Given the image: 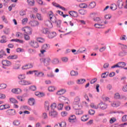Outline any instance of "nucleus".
I'll return each instance as SVG.
<instances>
[{
	"label": "nucleus",
	"mask_w": 127,
	"mask_h": 127,
	"mask_svg": "<svg viewBox=\"0 0 127 127\" xmlns=\"http://www.w3.org/2000/svg\"><path fill=\"white\" fill-rule=\"evenodd\" d=\"M88 113L89 115H90L91 116H93L95 115L96 112L95 111V110L91 109L88 111Z\"/></svg>",
	"instance_id": "obj_49"
},
{
	"label": "nucleus",
	"mask_w": 127,
	"mask_h": 127,
	"mask_svg": "<svg viewBox=\"0 0 127 127\" xmlns=\"http://www.w3.org/2000/svg\"><path fill=\"white\" fill-rule=\"evenodd\" d=\"M5 98V95L4 94L0 93V99L1 100H4Z\"/></svg>",
	"instance_id": "obj_61"
},
{
	"label": "nucleus",
	"mask_w": 127,
	"mask_h": 127,
	"mask_svg": "<svg viewBox=\"0 0 127 127\" xmlns=\"http://www.w3.org/2000/svg\"><path fill=\"white\" fill-rule=\"evenodd\" d=\"M39 25V22L38 21L35 20L32 22V26L35 27Z\"/></svg>",
	"instance_id": "obj_34"
},
{
	"label": "nucleus",
	"mask_w": 127,
	"mask_h": 127,
	"mask_svg": "<svg viewBox=\"0 0 127 127\" xmlns=\"http://www.w3.org/2000/svg\"><path fill=\"white\" fill-rule=\"evenodd\" d=\"M64 106V104L63 103H60L58 105V110H62L63 109V107Z\"/></svg>",
	"instance_id": "obj_47"
},
{
	"label": "nucleus",
	"mask_w": 127,
	"mask_h": 127,
	"mask_svg": "<svg viewBox=\"0 0 127 127\" xmlns=\"http://www.w3.org/2000/svg\"><path fill=\"white\" fill-rule=\"evenodd\" d=\"M7 59L9 60H10L11 59L14 60V59H17V55H11L7 57Z\"/></svg>",
	"instance_id": "obj_26"
},
{
	"label": "nucleus",
	"mask_w": 127,
	"mask_h": 127,
	"mask_svg": "<svg viewBox=\"0 0 127 127\" xmlns=\"http://www.w3.org/2000/svg\"><path fill=\"white\" fill-rule=\"evenodd\" d=\"M110 8L111 9H112V10H116L117 8V4H113L110 7Z\"/></svg>",
	"instance_id": "obj_46"
},
{
	"label": "nucleus",
	"mask_w": 127,
	"mask_h": 127,
	"mask_svg": "<svg viewBox=\"0 0 127 127\" xmlns=\"http://www.w3.org/2000/svg\"><path fill=\"white\" fill-rule=\"evenodd\" d=\"M1 19L3 20V21H4V22H5V23H8V21H7V19H6V18H5V16H2L1 17Z\"/></svg>",
	"instance_id": "obj_52"
},
{
	"label": "nucleus",
	"mask_w": 127,
	"mask_h": 127,
	"mask_svg": "<svg viewBox=\"0 0 127 127\" xmlns=\"http://www.w3.org/2000/svg\"><path fill=\"white\" fill-rule=\"evenodd\" d=\"M9 103H10V104H18V101H17L15 98L11 97L9 98Z\"/></svg>",
	"instance_id": "obj_11"
},
{
	"label": "nucleus",
	"mask_w": 127,
	"mask_h": 127,
	"mask_svg": "<svg viewBox=\"0 0 127 127\" xmlns=\"http://www.w3.org/2000/svg\"><path fill=\"white\" fill-rule=\"evenodd\" d=\"M69 14L73 17H77L78 16V13L75 11H70L69 12Z\"/></svg>",
	"instance_id": "obj_14"
},
{
	"label": "nucleus",
	"mask_w": 127,
	"mask_h": 127,
	"mask_svg": "<svg viewBox=\"0 0 127 127\" xmlns=\"http://www.w3.org/2000/svg\"><path fill=\"white\" fill-rule=\"evenodd\" d=\"M109 66H110L109 63L104 64L103 65V68L104 69H107V68H109Z\"/></svg>",
	"instance_id": "obj_64"
},
{
	"label": "nucleus",
	"mask_w": 127,
	"mask_h": 127,
	"mask_svg": "<svg viewBox=\"0 0 127 127\" xmlns=\"http://www.w3.org/2000/svg\"><path fill=\"white\" fill-rule=\"evenodd\" d=\"M33 47H34V48H38V47H39V45H38V43H37V42H33Z\"/></svg>",
	"instance_id": "obj_44"
},
{
	"label": "nucleus",
	"mask_w": 127,
	"mask_h": 127,
	"mask_svg": "<svg viewBox=\"0 0 127 127\" xmlns=\"http://www.w3.org/2000/svg\"><path fill=\"white\" fill-rule=\"evenodd\" d=\"M79 104H80V97L76 96L75 97L72 104V107L74 110H79L80 109Z\"/></svg>",
	"instance_id": "obj_1"
},
{
	"label": "nucleus",
	"mask_w": 127,
	"mask_h": 127,
	"mask_svg": "<svg viewBox=\"0 0 127 127\" xmlns=\"http://www.w3.org/2000/svg\"><path fill=\"white\" fill-rule=\"evenodd\" d=\"M18 78L19 79V80H24V79H25V74H21L18 75Z\"/></svg>",
	"instance_id": "obj_40"
},
{
	"label": "nucleus",
	"mask_w": 127,
	"mask_h": 127,
	"mask_svg": "<svg viewBox=\"0 0 127 127\" xmlns=\"http://www.w3.org/2000/svg\"><path fill=\"white\" fill-rule=\"evenodd\" d=\"M36 96H37L39 98H41L42 97H44L45 95L44 93L42 92H36L35 93Z\"/></svg>",
	"instance_id": "obj_33"
},
{
	"label": "nucleus",
	"mask_w": 127,
	"mask_h": 127,
	"mask_svg": "<svg viewBox=\"0 0 127 127\" xmlns=\"http://www.w3.org/2000/svg\"><path fill=\"white\" fill-rule=\"evenodd\" d=\"M70 74L71 76H78L79 73H78V71H75L74 70H71L70 71Z\"/></svg>",
	"instance_id": "obj_38"
},
{
	"label": "nucleus",
	"mask_w": 127,
	"mask_h": 127,
	"mask_svg": "<svg viewBox=\"0 0 127 127\" xmlns=\"http://www.w3.org/2000/svg\"><path fill=\"white\" fill-rule=\"evenodd\" d=\"M44 66H46L47 67V66H49L50 65V61H51V60L49 58H45L42 59Z\"/></svg>",
	"instance_id": "obj_3"
},
{
	"label": "nucleus",
	"mask_w": 127,
	"mask_h": 127,
	"mask_svg": "<svg viewBox=\"0 0 127 127\" xmlns=\"http://www.w3.org/2000/svg\"><path fill=\"white\" fill-rule=\"evenodd\" d=\"M60 127H66V123L64 122L60 123Z\"/></svg>",
	"instance_id": "obj_62"
},
{
	"label": "nucleus",
	"mask_w": 127,
	"mask_h": 127,
	"mask_svg": "<svg viewBox=\"0 0 127 127\" xmlns=\"http://www.w3.org/2000/svg\"><path fill=\"white\" fill-rule=\"evenodd\" d=\"M121 105V103L119 102H113L112 103H111V106L113 108H118V107H120Z\"/></svg>",
	"instance_id": "obj_13"
},
{
	"label": "nucleus",
	"mask_w": 127,
	"mask_h": 127,
	"mask_svg": "<svg viewBox=\"0 0 127 127\" xmlns=\"http://www.w3.org/2000/svg\"><path fill=\"white\" fill-rule=\"evenodd\" d=\"M16 52H17L18 53H20V52H23L24 51V50L23 49H21L20 48H18L16 50Z\"/></svg>",
	"instance_id": "obj_54"
},
{
	"label": "nucleus",
	"mask_w": 127,
	"mask_h": 127,
	"mask_svg": "<svg viewBox=\"0 0 127 127\" xmlns=\"http://www.w3.org/2000/svg\"><path fill=\"white\" fill-rule=\"evenodd\" d=\"M117 5L118 6L119 8H123L124 2L123 1V0H119L117 1Z\"/></svg>",
	"instance_id": "obj_10"
},
{
	"label": "nucleus",
	"mask_w": 127,
	"mask_h": 127,
	"mask_svg": "<svg viewBox=\"0 0 127 127\" xmlns=\"http://www.w3.org/2000/svg\"><path fill=\"white\" fill-rule=\"evenodd\" d=\"M2 65H3V66H6L7 67L11 66V62H10L9 61L7 60H3L2 61Z\"/></svg>",
	"instance_id": "obj_8"
},
{
	"label": "nucleus",
	"mask_w": 127,
	"mask_h": 127,
	"mask_svg": "<svg viewBox=\"0 0 127 127\" xmlns=\"http://www.w3.org/2000/svg\"><path fill=\"white\" fill-rule=\"evenodd\" d=\"M94 21H96L97 22H99V23H103V21H101V18L99 17L93 18Z\"/></svg>",
	"instance_id": "obj_29"
},
{
	"label": "nucleus",
	"mask_w": 127,
	"mask_h": 127,
	"mask_svg": "<svg viewBox=\"0 0 127 127\" xmlns=\"http://www.w3.org/2000/svg\"><path fill=\"white\" fill-rule=\"evenodd\" d=\"M22 31L27 34H31V28L29 27H25L22 28Z\"/></svg>",
	"instance_id": "obj_4"
},
{
	"label": "nucleus",
	"mask_w": 127,
	"mask_h": 127,
	"mask_svg": "<svg viewBox=\"0 0 127 127\" xmlns=\"http://www.w3.org/2000/svg\"><path fill=\"white\" fill-rule=\"evenodd\" d=\"M121 98V96L120 95L119 93H116L114 95V98H115L116 100L118 99H120Z\"/></svg>",
	"instance_id": "obj_59"
},
{
	"label": "nucleus",
	"mask_w": 127,
	"mask_h": 127,
	"mask_svg": "<svg viewBox=\"0 0 127 127\" xmlns=\"http://www.w3.org/2000/svg\"><path fill=\"white\" fill-rule=\"evenodd\" d=\"M98 107H100L101 110H106L108 108V104L101 103L98 104Z\"/></svg>",
	"instance_id": "obj_7"
},
{
	"label": "nucleus",
	"mask_w": 127,
	"mask_h": 127,
	"mask_svg": "<svg viewBox=\"0 0 127 127\" xmlns=\"http://www.w3.org/2000/svg\"><path fill=\"white\" fill-rule=\"evenodd\" d=\"M75 120H76V116L75 115H71L68 118V121L69 123H72L73 121H75Z\"/></svg>",
	"instance_id": "obj_23"
},
{
	"label": "nucleus",
	"mask_w": 127,
	"mask_h": 127,
	"mask_svg": "<svg viewBox=\"0 0 127 127\" xmlns=\"http://www.w3.org/2000/svg\"><path fill=\"white\" fill-rule=\"evenodd\" d=\"M6 87L7 85L5 83H1L0 84V90H3L4 89H6Z\"/></svg>",
	"instance_id": "obj_28"
},
{
	"label": "nucleus",
	"mask_w": 127,
	"mask_h": 127,
	"mask_svg": "<svg viewBox=\"0 0 127 127\" xmlns=\"http://www.w3.org/2000/svg\"><path fill=\"white\" fill-rule=\"evenodd\" d=\"M48 15L50 17V20L53 22V23H55L56 21L58 20L56 18V17L53 15V12H52V11H51L49 12Z\"/></svg>",
	"instance_id": "obj_2"
},
{
	"label": "nucleus",
	"mask_w": 127,
	"mask_h": 127,
	"mask_svg": "<svg viewBox=\"0 0 127 127\" xmlns=\"http://www.w3.org/2000/svg\"><path fill=\"white\" fill-rule=\"evenodd\" d=\"M52 64H54L55 65H56L60 63V61H59V59H54V60H52Z\"/></svg>",
	"instance_id": "obj_22"
},
{
	"label": "nucleus",
	"mask_w": 127,
	"mask_h": 127,
	"mask_svg": "<svg viewBox=\"0 0 127 127\" xmlns=\"http://www.w3.org/2000/svg\"><path fill=\"white\" fill-rule=\"evenodd\" d=\"M45 24L46 26H48L49 28H52L53 27V25H52V23L50 20H47L45 21Z\"/></svg>",
	"instance_id": "obj_15"
},
{
	"label": "nucleus",
	"mask_w": 127,
	"mask_h": 127,
	"mask_svg": "<svg viewBox=\"0 0 127 127\" xmlns=\"http://www.w3.org/2000/svg\"><path fill=\"white\" fill-rule=\"evenodd\" d=\"M55 36H56V32H55L49 33L48 34V38H50V39L54 38V37H55Z\"/></svg>",
	"instance_id": "obj_17"
},
{
	"label": "nucleus",
	"mask_w": 127,
	"mask_h": 127,
	"mask_svg": "<svg viewBox=\"0 0 127 127\" xmlns=\"http://www.w3.org/2000/svg\"><path fill=\"white\" fill-rule=\"evenodd\" d=\"M68 115V112L67 111H64L61 113V115L62 117H66Z\"/></svg>",
	"instance_id": "obj_57"
},
{
	"label": "nucleus",
	"mask_w": 127,
	"mask_h": 127,
	"mask_svg": "<svg viewBox=\"0 0 127 127\" xmlns=\"http://www.w3.org/2000/svg\"><path fill=\"white\" fill-rule=\"evenodd\" d=\"M105 19H111L112 18V15L107 14L105 16Z\"/></svg>",
	"instance_id": "obj_60"
},
{
	"label": "nucleus",
	"mask_w": 127,
	"mask_h": 127,
	"mask_svg": "<svg viewBox=\"0 0 127 127\" xmlns=\"http://www.w3.org/2000/svg\"><path fill=\"white\" fill-rule=\"evenodd\" d=\"M104 25L101 24L96 23L94 24V26L96 28H103V26Z\"/></svg>",
	"instance_id": "obj_43"
},
{
	"label": "nucleus",
	"mask_w": 127,
	"mask_h": 127,
	"mask_svg": "<svg viewBox=\"0 0 127 127\" xmlns=\"http://www.w3.org/2000/svg\"><path fill=\"white\" fill-rule=\"evenodd\" d=\"M19 84H20V85H22V86H26L27 85H30V84H31V82L23 80L19 81Z\"/></svg>",
	"instance_id": "obj_6"
},
{
	"label": "nucleus",
	"mask_w": 127,
	"mask_h": 127,
	"mask_svg": "<svg viewBox=\"0 0 127 127\" xmlns=\"http://www.w3.org/2000/svg\"><path fill=\"white\" fill-rule=\"evenodd\" d=\"M12 93H13V94H17L18 95V94H20L21 93L22 91L20 88H13L11 90Z\"/></svg>",
	"instance_id": "obj_9"
},
{
	"label": "nucleus",
	"mask_w": 127,
	"mask_h": 127,
	"mask_svg": "<svg viewBox=\"0 0 127 127\" xmlns=\"http://www.w3.org/2000/svg\"><path fill=\"white\" fill-rule=\"evenodd\" d=\"M84 82H86V79H80L77 81V84H83Z\"/></svg>",
	"instance_id": "obj_39"
},
{
	"label": "nucleus",
	"mask_w": 127,
	"mask_h": 127,
	"mask_svg": "<svg viewBox=\"0 0 127 127\" xmlns=\"http://www.w3.org/2000/svg\"><path fill=\"white\" fill-rule=\"evenodd\" d=\"M85 51H86V48H80L78 50H77V51L75 53H74V55H76L77 54H79V53H83V52H85Z\"/></svg>",
	"instance_id": "obj_18"
},
{
	"label": "nucleus",
	"mask_w": 127,
	"mask_h": 127,
	"mask_svg": "<svg viewBox=\"0 0 127 127\" xmlns=\"http://www.w3.org/2000/svg\"><path fill=\"white\" fill-rule=\"evenodd\" d=\"M106 49H107V47L104 46V47H101L99 49V51H100V52H104V51H105L106 50Z\"/></svg>",
	"instance_id": "obj_55"
},
{
	"label": "nucleus",
	"mask_w": 127,
	"mask_h": 127,
	"mask_svg": "<svg viewBox=\"0 0 127 127\" xmlns=\"http://www.w3.org/2000/svg\"><path fill=\"white\" fill-rule=\"evenodd\" d=\"M96 6V2L95 1H92L91 2L89 5H88V7L89 8H94Z\"/></svg>",
	"instance_id": "obj_27"
},
{
	"label": "nucleus",
	"mask_w": 127,
	"mask_h": 127,
	"mask_svg": "<svg viewBox=\"0 0 127 127\" xmlns=\"http://www.w3.org/2000/svg\"><path fill=\"white\" fill-rule=\"evenodd\" d=\"M58 115L57 112L55 111V110H52L49 113V116L51 117V118H56Z\"/></svg>",
	"instance_id": "obj_5"
},
{
	"label": "nucleus",
	"mask_w": 127,
	"mask_h": 127,
	"mask_svg": "<svg viewBox=\"0 0 127 127\" xmlns=\"http://www.w3.org/2000/svg\"><path fill=\"white\" fill-rule=\"evenodd\" d=\"M90 107L92 109H95V110H98V109H99V105H98V106H96L94 103H91Z\"/></svg>",
	"instance_id": "obj_35"
},
{
	"label": "nucleus",
	"mask_w": 127,
	"mask_h": 127,
	"mask_svg": "<svg viewBox=\"0 0 127 127\" xmlns=\"http://www.w3.org/2000/svg\"><path fill=\"white\" fill-rule=\"evenodd\" d=\"M13 126L17 127L20 125V121L18 120H15L13 122Z\"/></svg>",
	"instance_id": "obj_24"
},
{
	"label": "nucleus",
	"mask_w": 127,
	"mask_h": 127,
	"mask_svg": "<svg viewBox=\"0 0 127 127\" xmlns=\"http://www.w3.org/2000/svg\"><path fill=\"white\" fill-rule=\"evenodd\" d=\"M30 68H32V64H25L22 67V69L23 70H27V69H30Z\"/></svg>",
	"instance_id": "obj_12"
},
{
	"label": "nucleus",
	"mask_w": 127,
	"mask_h": 127,
	"mask_svg": "<svg viewBox=\"0 0 127 127\" xmlns=\"http://www.w3.org/2000/svg\"><path fill=\"white\" fill-rule=\"evenodd\" d=\"M122 122H127V115H124V116L122 117Z\"/></svg>",
	"instance_id": "obj_58"
},
{
	"label": "nucleus",
	"mask_w": 127,
	"mask_h": 127,
	"mask_svg": "<svg viewBox=\"0 0 127 127\" xmlns=\"http://www.w3.org/2000/svg\"><path fill=\"white\" fill-rule=\"evenodd\" d=\"M41 32L43 33V34H47V33H49V30L47 28H42L41 30Z\"/></svg>",
	"instance_id": "obj_16"
},
{
	"label": "nucleus",
	"mask_w": 127,
	"mask_h": 127,
	"mask_svg": "<svg viewBox=\"0 0 127 127\" xmlns=\"http://www.w3.org/2000/svg\"><path fill=\"white\" fill-rule=\"evenodd\" d=\"M59 100L60 101V102L64 103V102H65V101H68V98L63 96H61L59 98Z\"/></svg>",
	"instance_id": "obj_21"
},
{
	"label": "nucleus",
	"mask_w": 127,
	"mask_h": 127,
	"mask_svg": "<svg viewBox=\"0 0 127 127\" xmlns=\"http://www.w3.org/2000/svg\"><path fill=\"white\" fill-rule=\"evenodd\" d=\"M37 41H38V42H40V43H43V42H44V39L42 38H38Z\"/></svg>",
	"instance_id": "obj_56"
},
{
	"label": "nucleus",
	"mask_w": 127,
	"mask_h": 127,
	"mask_svg": "<svg viewBox=\"0 0 127 127\" xmlns=\"http://www.w3.org/2000/svg\"><path fill=\"white\" fill-rule=\"evenodd\" d=\"M1 39L0 40V43H6V36H2L1 37Z\"/></svg>",
	"instance_id": "obj_20"
},
{
	"label": "nucleus",
	"mask_w": 127,
	"mask_h": 127,
	"mask_svg": "<svg viewBox=\"0 0 127 127\" xmlns=\"http://www.w3.org/2000/svg\"><path fill=\"white\" fill-rule=\"evenodd\" d=\"M42 118L44 120H47V119H48V115H47V113H46V112H44L42 114Z\"/></svg>",
	"instance_id": "obj_37"
},
{
	"label": "nucleus",
	"mask_w": 127,
	"mask_h": 127,
	"mask_svg": "<svg viewBox=\"0 0 127 127\" xmlns=\"http://www.w3.org/2000/svg\"><path fill=\"white\" fill-rule=\"evenodd\" d=\"M55 23L56 24L57 27L58 28H60V27H61V20H58Z\"/></svg>",
	"instance_id": "obj_32"
},
{
	"label": "nucleus",
	"mask_w": 127,
	"mask_h": 127,
	"mask_svg": "<svg viewBox=\"0 0 127 127\" xmlns=\"http://www.w3.org/2000/svg\"><path fill=\"white\" fill-rule=\"evenodd\" d=\"M108 75H109L108 71L104 72V73H102V74H101V78H103L104 79H105V78H107V77H108Z\"/></svg>",
	"instance_id": "obj_31"
},
{
	"label": "nucleus",
	"mask_w": 127,
	"mask_h": 127,
	"mask_svg": "<svg viewBox=\"0 0 127 127\" xmlns=\"http://www.w3.org/2000/svg\"><path fill=\"white\" fill-rule=\"evenodd\" d=\"M127 54V52L125 51H122L119 53V56H120V57H124V56H126Z\"/></svg>",
	"instance_id": "obj_30"
},
{
	"label": "nucleus",
	"mask_w": 127,
	"mask_h": 127,
	"mask_svg": "<svg viewBox=\"0 0 127 127\" xmlns=\"http://www.w3.org/2000/svg\"><path fill=\"white\" fill-rule=\"evenodd\" d=\"M65 93H66V89H62L58 91L57 92V94H58L59 96H60L61 95H63V94H65Z\"/></svg>",
	"instance_id": "obj_19"
},
{
	"label": "nucleus",
	"mask_w": 127,
	"mask_h": 127,
	"mask_svg": "<svg viewBox=\"0 0 127 127\" xmlns=\"http://www.w3.org/2000/svg\"><path fill=\"white\" fill-rule=\"evenodd\" d=\"M49 92H53V91L55 90V87L54 86H50L48 88Z\"/></svg>",
	"instance_id": "obj_51"
},
{
	"label": "nucleus",
	"mask_w": 127,
	"mask_h": 127,
	"mask_svg": "<svg viewBox=\"0 0 127 127\" xmlns=\"http://www.w3.org/2000/svg\"><path fill=\"white\" fill-rule=\"evenodd\" d=\"M36 17L39 20H43L42 17L41 16V14L37 13L36 14Z\"/></svg>",
	"instance_id": "obj_45"
},
{
	"label": "nucleus",
	"mask_w": 127,
	"mask_h": 127,
	"mask_svg": "<svg viewBox=\"0 0 127 127\" xmlns=\"http://www.w3.org/2000/svg\"><path fill=\"white\" fill-rule=\"evenodd\" d=\"M83 111L81 110H79V109H77V111H76V115H83Z\"/></svg>",
	"instance_id": "obj_50"
},
{
	"label": "nucleus",
	"mask_w": 127,
	"mask_h": 127,
	"mask_svg": "<svg viewBox=\"0 0 127 127\" xmlns=\"http://www.w3.org/2000/svg\"><path fill=\"white\" fill-rule=\"evenodd\" d=\"M80 14H81L82 15H84L85 14V10L83 9H80L78 10Z\"/></svg>",
	"instance_id": "obj_63"
},
{
	"label": "nucleus",
	"mask_w": 127,
	"mask_h": 127,
	"mask_svg": "<svg viewBox=\"0 0 127 127\" xmlns=\"http://www.w3.org/2000/svg\"><path fill=\"white\" fill-rule=\"evenodd\" d=\"M49 48H50V45L49 44H44L42 46V49H44L45 50H47Z\"/></svg>",
	"instance_id": "obj_25"
},
{
	"label": "nucleus",
	"mask_w": 127,
	"mask_h": 127,
	"mask_svg": "<svg viewBox=\"0 0 127 127\" xmlns=\"http://www.w3.org/2000/svg\"><path fill=\"white\" fill-rule=\"evenodd\" d=\"M24 38L25 40H29L30 39L29 36L26 34H24Z\"/></svg>",
	"instance_id": "obj_53"
},
{
	"label": "nucleus",
	"mask_w": 127,
	"mask_h": 127,
	"mask_svg": "<svg viewBox=\"0 0 127 127\" xmlns=\"http://www.w3.org/2000/svg\"><path fill=\"white\" fill-rule=\"evenodd\" d=\"M118 64L119 65V68H124L127 65L125 62H119Z\"/></svg>",
	"instance_id": "obj_36"
},
{
	"label": "nucleus",
	"mask_w": 127,
	"mask_h": 127,
	"mask_svg": "<svg viewBox=\"0 0 127 127\" xmlns=\"http://www.w3.org/2000/svg\"><path fill=\"white\" fill-rule=\"evenodd\" d=\"M88 118H87V115L83 116L81 117V121L82 122H87V121L88 120Z\"/></svg>",
	"instance_id": "obj_48"
},
{
	"label": "nucleus",
	"mask_w": 127,
	"mask_h": 127,
	"mask_svg": "<svg viewBox=\"0 0 127 127\" xmlns=\"http://www.w3.org/2000/svg\"><path fill=\"white\" fill-rule=\"evenodd\" d=\"M50 106V104H49V102H45V108L47 111H49V107Z\"/></svg>",
	"instance_id": "obj_41"
},
{
	"label": "nucleus",
	"mask_w": 127,
	"mask_h": 127,
	"mask_svg": "<svg viewBox=\"0 0 127 127\" xmlns=\"http://www.w3.org/2000/svg\"><path fill=\"white\" fill-rule=\"evenodd\" d=\"M79 7L81 8H87L88 7V5L86 3H81L79 4Z\"/></svg>",
	"instance_id": "obj_42"
}]
</instances>
